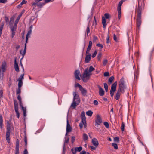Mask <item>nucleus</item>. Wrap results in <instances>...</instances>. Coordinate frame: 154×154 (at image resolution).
Listing matches in <instances>:
<instances>
[{"instance_id": "10", "label": "nucleus", "mask_w": 154, "mask_h": 154, "mask_svg": "<svg viewBox=\"0 0 154 154\" xmlns=\"http://www.w3.org/2000/svg\"><path fill=\"white\" fill-rule=\"evenodd\" d=\"M80 71L79 70H76L74 73V75L75 78L79 80H80Z\"/></svg>"}, {"instance_id": "44", "label": "nucleus", "mask_w": 154, "mask_h": 154, "mask_svg": "<svg viewBox=\"0 0 154 154\" xmlns=\"http://www.w3.org/2000/svg\"><path fill=\"white\" fill-rule=\"evenodd\" d=\"M112 146L114 147V148L115 149H118V147L117 144L115 143H112Z\"/></svg>"}, {"instance_id": "47", "label": "nucleus", "mask_w": 154, "mask_h": 154, "mask_svg": "<svg viewBox=\"0 0 154 154\" xmlns=\"http://www.w3.org/2000/svg\"><path fill=\"white\" fill-rule=\"evenodd\" d=\"M104 87L105 90L107 91L108 89V86L107 83H104Z\"/></svg>"}, {"instance_id": "35", "label": "nucleus", "mask_w": 154, "mask_h": 154, "mask_svg": "<svg viewBox=\"0 0 154 154\" xmlns=\"http://www.w3.org/2000/svg\"><path fill=\"white\" fill-rule=\"evenodd\" d=\"M14 22V20L12 18H11L10 19V22H9V27L11 29V26H14L13 25V23Z\"/></svg>"}, {"instance_id": "13", "label": "nucleus", "mask_w": 154, "mask_h": 154, "mask_svg": "<svg viewBox=\"0 0 154 154\" xmlns=\"http://www.w3.org/2000/svg\"><path fill=\"white\" fill-rule=\"evenodd\" d=\"M117 83V82L116 81L112 85L110 91H116Z\"/></svg>"}, {"instance_id": "19", "label": "nucleus", "mask_w": 154, "mask_h": 154, "mask_svg": "<svg viewBox=\"0 0 154 154\" xmlns=\"http://www.w3.org/2000/svg\"><path fill=\"white\" fill-rule=\"evenodd\" d=\"M91 58V56H90L89 55H87L86 56L85 60V61L86 63H88Z\"/></svg>"}, {"instance_id": "55", "label": "nucleus", "mask_w": 154, "mask_h": 154, "mask_svg": "<svg viewBox=\"0 0 154 154\" xmlns=\"http://www.w3.org/2000/svg\"><path fill=\"white\" fill-rule=\"evenodd\" d=\"M97 54V51L95 50L94 52L92 54V57L93 58Z\"/></svg>"}, {"instance_id": "39", "label": "nucleus", "mask_w": 154, "mask_h": 154, "mask_svg": "<svg viewBox=\"0 0 154 154\" xmlns=\"http://www.w3.org/2000/svg\"><path fill=\"white\" fill-rule=\"evenodd\" d=\"M125 124L123 122L122 123V124L121 126V129L122 132L125 129Z\"/></svg>"}, {"instance_id": "57", "label": "nucleus", "mask_w": 154, "mask_h": 154, "mask_svg": "<svg viewBox=\"0 0 154 154\" xmlns=\"http://www.w3.org/2000/svg\"><path fill=\"white\" fill-rule=\"evenodd\" d=\"M86 32L87 33V35L88 36V34L90 32V29L88 26H87V28Z\"/></svg>"}, {"instance_id": "23", "label": "nucleus", "mask_w": 154, "mask_h": 154, "mask_svg": "<svg viewBox=\"0 0 154 154\" xmlns=\"http://www.w3.org/2000/svg\"><path fill=\"white\" fill-rule=\"evenodd\" d=\"M121 92H122L121 91L118 90L116 94V99L117 100H119L121 94Z\"/></svg>"}, {"instance_id": "12", "label": "nucleus", "mask_w": 154, "mask_h": 154, "mask_svg": "<svg viewBox=\"0 0 154 154\" xmlns=\"http://www.w3.org/2000/svg\"><path fill=\"white\" fill-rule=\"evenodd\" d=\"M99 89V94L100 96H102L104 94V91L103 89L99 85H98Z\"/></svg>"}, {"instance_id": "2", "label": "nucleus", "mask_w": 154, "mask_h": 154, "mask_svg": "<svg viewBox=\"0 0 154 154\" xmlns=\"http://www.w3.org/2000/svg\"><path fill=\"white\" fill-rule=\"evenodd\" d=\"M91 75V73H90L88 71V69H86L83 74L82 79L83 81L84 82H86L89 79L90 76Z\"/></svg>"}, {"instance_id": "64", "label": "nucleus", "mask_w": 154, "mask_h": 154, "mask_svg": "<svg viewBox=\"0 0 154 154\" xmlns=\"http://www.w3.org/2000/svg\"><path fill=\"white\" fill-rule=\"evenodd\" d=\"M75 140V137L74 136H72L71 137V142L73 143Z\"/></svg>"}, {"instance_id": "21", "label": "nucleus", "mask_w": 154, "mask_h": 154, "mask_svg": "<svg viewBox=\"0 0 154 154\" xmlns=\"http://www.w3.org/2000/svg\"><path fill=\"white\" fill-rule=\"evenodd\" d=\"M102 23L103 26V28L105 29L106 27V20L105 17L103 16L102 17Z\"/></svg>"}, {"instance_id": "11", "label": "nucleus", "mask_w": 154, "mask_h": 154, "mask_svg": "<svg viewBox=\"0 0 154 154\" xmlns=\"http://www.w3.org/2000/svg\"><path fill=\"white\" fill-rule=\"evenodd\" d=\"M72 129V128L71 127L70 124H69L68 118L67 119V126L66 131L67 132H70Z\"/></svg>"}, {"instance_id": "38", "label": "nucleus", "mask_w": 154, "mask_h": 154, "mask_svg": "<svg viewBox=\"0 0 154 154\" xmlns=\"http://www.w3.org/2000/svg\"><path fill=\"white\" fill-rule=\"evenodd\" d=\"M94 70L95 68H94L92 66H90L89 67V70L88 71L90 73H91V72Z\"/></svg>"}, {"instance_id": "14", "label": "nucleus", "mask_w": 154, "mask_h": 154, "mask_svg": "<svg viewBox=\"0 0 154 154\" xmlns=\"http://www.w3.org/2000/svg\"><path fill=\"white\" fill-rule=\"evenodd\" d=\"M11 122L8 120L6 121V131H11Z\"/></svg>"}, {"instance_id": "43", "label": "nucleus", "mask_w": 154, "mask_h": 154, "mask_svg": "<svg viewBox=\"0 0 154 154\" xmlns=\"http://www.w3.org/2000/svg\"><path fill=\"white\" fill-rule=\"evenodd\" d=\"M32 32V30H31V29L29 30L28 31V33H27V34H26V37H28L29 36V37L30 35H31V34Z\"/></svg>"}, {"instance_id": "29", "label": "nucleus", "mask_w": 154, "mask_h": 154, "mask_svg": "<svg viewBox=\"0 0 154 154\" xmlns=\"http://www.w3.org/2000/svg\"><path fill=\"white\" fill-rule=\"evenodd\" d=\"M119 85H125V83L124 78L122 77L119 82Z\"/></svg>"}, {"instance_id": "42", "label": "nucleus", "mask_w": 154, "mask_h": 154, "mask_svg": "<svg viewBox=\"0 0 154 154\" xmlns=\"http://www.w3.org/2000/svg\"><path fill=\"white\" fill-rule=\"evenodd\" d=\"M18 87L20 88L23 85V81H22L18 80Z\"/></svg>"}, {"instance_id": "60", "label": "nucleus", "mask_w": 154, "mask_h": 154, "mask_svg": "<svg viewBox=\"0 0 154 154\" xmlns=\"http://www.w3.org/2000/svg\"><path fill=\"white\" fill-rule=\"evenodd\" d=\"M96 46L98 47H100L101 48H103V45L100 43L97 44H96Z\"/></svg>"}, {"instance_id": "36", "label": "nucleus", "mask_w": 154, "mask_h": 154, "mask_svg": "<svg viewBox=\"0 0 154 154\" xmlns=\"http://www.w3.org/2000/svg\"><path fill=\"white\" fill-rule=\"evenodd\" d=\"M93 113V112L91 110H88L86 112V115L90 116H91Z\"/></svg>"}, {"instance_id": "9", "label": "nucleus", "mask_w": 154, "mask_h": 154, "mask_svg": "<svg viewBox=\"0 0 154 154\" xmlns=\"http://www.w3.org/2000/svg\"><path fill=\"white\" fill-rule=\"evenodd\" d=\"M19 142L18 139L16 141L15 154H19Z\"/></svg>"}, {"instance_id": "18", "label": "nucleus", "mask_w": 154, "mask_h": 154, "mask_svg": "<svg viewBox=\"0 0 154 154\" xmlns=\"http://www.w3.org/2000/svg\"><path fill=\"white\" fill-rule=\"evenodd\" d=\"M26 45H25V47H24V49L23 51H22V50H20V54L22 55V57L21 59H23V58L24 55L26 53Z\"/></svg>"}, {"instance_id": "63", "label": "nucleus", "mask_w": 154, "mask_h": 154, "mask_svg": "<svg viewBox=\"0 0 154 154\" xmlns=\"http://www.w3.org/2000/svg\"><path fill=\"white\" fill-rule=\"evenodd\" d=\"M104 75L105 77H107L109 75V73L108 72H105L104 74Z\"/></svg>"}, {"instance_id": "26", "label": "nucleus", "mask_w": 154, "mask_h": 154, "mask_svg": "<svg viewBox=\"0 0 154 154\" xmlns=\"http://www.w3.org/2000/svg\"><path fill=\"white\" fill-rule=\"evenodd\" d=\"M83 140L85 142H86V141L88 140V137L87 135L85 134L84 133L83 134Z\"/></svg>"}, {"instance_id": "50", "label": "nucleus", "mask_w": 154, "mask_h": 154, "mask_svg": "<svg viewBox=\"0 0 154 154\" xmlns=\"http://www.w3.org/2000/svg\"><path fill=\"white\" fill-rule=\"evenodd\" d=\"M90 50H91L90 49H87L86 52V55H89L90 56H91V54L90 53Z\"/></svg>"}, {"instance_id": "62", "label": "nucleus", "mask_w": 154, "mask_h": 154, "mask_svg": "<svg viewBox=\"0 0 154 154\" xmlns=\"http://www.w3.org/2000/svg\"><path fill=\"white\" fill-rule=\"evenodd\" d=\"M108 62V60L107 59L104 60L103 61V64L104 66L106 65Z\"/></svg>"}, {"instance_id": "25", "label": "nucleus", "mask_w": 154, "mask_h": 154, "mask_svg": "<svg viewBox=\"0 0 154 154\" xmlns=\"http://www.w3.org/2000/svg\"><path fill=\"white\" fill-rule=\"evenodd\" d=\"M154 51V47L152 49L150 52L149 55V59L151 60L152 58V54H153Z\"/></svg>"}, {"instance_id": "37", "label": "nucleus", "mask_w": 154, "mask_h": 154, "mask_svg": "<svg viewBox=\"0 0 154 154\" xmlns=\"http://www.w3.org/2000/svg\"><path fill=\"white\" fill-rule=\"evenodd\" d=\"M27 2V1L25 0H23L21 2L20 4L18 6V7H20L23 4H26Z\"/></svg>"}, {"instance_id": "4", "label": "nucleus", "mask_w": 154, "mask_h": 154, "mask_svg": "<svg viewBox=\"0 0 154 154\" xmlns=\"http://www.w3.org/2000/svg\"><path fill=\"white\" fill-rule=\"evenodd\" d=\"M19 20L16 19L15 21L13 26H11V37L12 38L14 37L15 36L17 29V24Z\"/></svg>"}, {"instance_id": "27", "label": "nucleus", "mask_w": 154, "mask_h": 154, "mask_svg": "<svg viewBox=\"0 0 154 154\" xmlns=\"http://www.w3.org/2000/svg\"><path fill=\"white\" fill-rule=\"evenodd\" d=\"M81 117L82 119L81 121L85 122V121L86 120V117L84 112H82L81 113Z\"/></svg>"}, {"instance_id": "33", "label": "nucleus", "mask_w": 154, "mask_h": 154, "mask_svg": "<svg viewBox=\"0 0 154 154\" xmlns=\"http://www.w3.org/2000/svg\"><path fill=\"white\" fill-rule=\"evenodd\" d=\"M20 107L22 109L23 111L24 116L25 117L26 116V108L23 107V106H21Z\"/></svg>"}, {"instance_id": "53", "label": "nucleus", "mask_w": 154, "mask_h": 154, "mask_svg": "<svg viewBox=\"0 0 154 154\" xmlns=\"http://www.w3.org/2000/svg\"><path fill=\"white\" fill-rule=\"evenodd\" d=\"M37 3L33 2L32 4V7H33V9L35 8L37 6Z\"/></svg>"}, {"instance_id": "7", "label": "nucleus", "mask_w": 154, "mask_h": 154, "mask_svg": "<svg viewBox=\"0 0 154 154\" xmlns=\"http://www.w3.org/2000/svg\"><path fill=\"white\" fill-rule=\"evenodd\" d=\"M73 101H76L77 103H79L80 99L79 97V95L77 94L76 92H74L73 93Z\"/></svg>"}, {"instance_id": "30", "label": "nucleus", "mask_w": 154, "mask_h": 154, "mask_svg": "<svg viewBox=\"0 0 154 154\" xmlns=\"http://www.w3.org/2000/svg\"><path fill=\"white\" fill-rule=\"evenodd\" d=\"M69 137H65V141L64 142V144L63 145V149H64L65 147V143H68L69 142Z\"/></svg>"}, {"instance_id": "17", "label": "nucleus", "mask_w": 154, "mask_h": 154, "mask_svg": "<svg viewBox=\"0 0 154 154\" xmlns=\"http://www.w3.org/2000/svg\"><path fill=\"white\" fill-rule=\"evenodd\" d=\"M24 140L25 142V145L26 146H27V139L26 136V128H24Z\"/></svg>"}, {"instance_id": "46", "label": "nucleus", "mask_w": 154, "mask_h": 154, "mask_svg": "<svg viewBox=\"0 0 154 154\" xmlns=\"http://www.w3.org/2000/svg\"><path fill=\"white\" fill-rule=\"evenodd\" d=\"M75 148L76 149L77 152V151L80 152V151H81L82 150V148L81 146H79V147H75Z\"/></svg>"}, {"instance_id": "49", "label": "nucleus", "mask_w": 154, "mask_h": 154, "mask_svg": "<svg viewBox=\"0 0 154 154\" xmlns=\"http://www.w3.org/2000/svg\"><path fill=\"white\" fill-rule=\"evenodd\" d=\"M104 125L107 128L109 127V125L108 123L106 122H105L103 123Z\"/></svg>"}, {"instance_id": "54", "label": "nucleus", "mask_w": 154, "mask_h": 154, "mask_svg": "<svg viewBox=\"0 0 154 154\" xmlns=\"http://www.w3.org/2000/svg\"><path fill=\"white\" fill-rule=\"evenodd\" d=\"M5 20L6 23L7 24H8V23H9V19L6 16H5Z\"/></svg>"}, {"instance_id": "40", "label": "nucleus", "mask_w": 154, "mask_h": 154, "mask_svg": "<svg viewBox=\"0 0 154 154\" xmlns=\"http://www.w3.org/2000/svg\"><path fill=\"white\" fill-rule=\"evenodd\" d=\"M114 77L113 76H112L109 78L108 81L109 83H111L112 81L114 80Z\"/></svg>"}, {"instance_id": "32", "label": "nucleus", "mask_w": 154, "mask_h": 154, "mask_svg": "<svg viewBox=\"0 0 154 154\" xmlns=\"http://www.w3.org/2000/svg\"><path fill=\"white\" fill-rule=\"evenodd\" d=\"M46 3H45V2H44L40 3L38 4L37 6L39 8H41L44 6Z\"/></svg>"}, {"instance_id": "51", "label": "nucleus", "mask_w": 154, "mask_h": 154, "mask_svg": "<svg viewBox=\"0 0 154 154\" xmlns=\"http://www.w3.org/2000/svg\"><path fill=\"white\" fill-rule=\"evenodd\" d=\"M21 92V88H18V89L16 91V93L17 94H19Z\"/></svg>"}, {"instance_id": "8", "label": "nucleus", "mask_w": 154, "mask_h": 154, "mask_svg": "<svg viewBox=\"0 0 154 154\" xmlns=\"http://www.w3.org/2000/svg\"><path fill=\"white\" fill-rule=\"evenodd\" d=\"M125 85H119V88L118 90L122 91V93H123L125 92L124 90L126 88Z\"/></svg>"}, {"instance_id": "1", "label": "nucleus", "mask_w": 154, "mask_h": 154, "mask_svg": "<svg viewBox=\"0 0 154 154\" xmlns=\"http://www.w3.org/2000/svg\"><path fill=\"white\" fill-rule=\"evenodd\" d=\"M144 2L141 3L140 5L139 2H138V7L137 8V18L136 21V25L138 30L140 29V26L142 23L141 20V13L143 8L142 5H144Z\"/></svg>"}, {"instance_id": "45", "label": "nucleus", "mask_w": 154, "mask_h": 154, "mask_svg": "<svg viewBox=\"0 0 154 154\" xmlns=\"http://www.w3.org/2000/svg\"><path fill=\"white\" fill-rule=\"evenodd\" d=\"M14 107H18V104L16 100H14Z\"/></svg>"}, {"instance_id": "28", "label": "nucleus", "mask_w": 154, "mask_h": 154, "mask_svg": "<svg viewBox=\"0 0 154 154\" xmlns=\"http://www.w3.org/2000/svg\"><path fill=\"white\" fill-rule=\"evenodd\" d=\"M76 102V101H73V102L71 105V107L73 108L74 109H75L76 107L78 105Z\"/></svg>"}, {"instance_id": "31", "label": "nucleus", "mask_w": 154, "mask_h": 154, "mask_svg": "<svg viewBox=\"0 0 154 154\" xmlns=\"http://www.w3.org/2000/svg\"><path fill=\"white\" fill-rule=\"evenodd\" d=\"M3 118L2 116L1 115H0V127L2 128L3 125Z\"/></svg>"}, {"instance_id": "41", "label": "nucleus", "mask_w": 154, "mask_h": 154, "mask_svg": "<svg viewBox=\"0 0 154 154\" xmlns=\"http://www.w3.org/2000/svg\"><path fill=\"white\" fill-rule=\"evenodd\" d=\"M24 74H21L18 80L22 81L24 79Z\"/></svg>"}, {"instance_id": "15", "label": "nucleus", "mask_w": 154, "mask_h": 154, "mask_svg": "<svg viewBox=\"0 0 154 154\" xmlns=\"http://www.w3.org/2000/svg\"><path fill=\"white\" fill-rule=\"evenodd\" d=\"M92 142L93 145L96 147L98 145V142L97 140L95 138L92 139Z\"/></svg>"}, {"instance_id": "24", "label": "nucleus", "mask_w": 154, "mask_h": 154, "mask_svg": "<svg viewBox=\"0 0 154 154\" xmlns=\"http://www.w3.org/2000/svg\"><path fill=\"white\" fill-rule=\"evenodd\" d=\"M17 99L19 101V105L20 107L23 106V105L22 103V100L21 96L20 95H18L17 97Z\"/></svg>"}, {"instance_id": "58", "label": "nucleus", "mask_w": 154, "mask_h": 154, "mask_svg": "<svg viewBox=\"0 0 154 154\" xmlns=\"http://www.w3.org/2000/svg\"><path fill=\"white\" fill-rule=\"evenodd\" d=\"M104 16L106 19H109L110 17V15L108 13H105L104 14Z\"/></svg>"}, {"instance_id": "3", "label": "nucleus", "mask_w": 154, "mask_h": 154, "mask_svg": "<svg viewBox=\"0 0 154 154\" xmlns=\"http://www.w3.org/2000/svg\"><path fill=\"white\" fill-rule=\"evenodd\" d=\"M7 63L5 61H4L1 66L0 69V78L2 79L4 76V73L6 70Z\"/></svg>"}, {"instance_id": "48", "label": "nucleus", "mask_w": 154, "mask_h": 154, "mask_svg": "<svg viewBox=\"0 0 154 154\" xmlns=\"http://www.w3.org/2000/svg\"><path fill=\"white\" fill-rule=\"evenodd\" d=\"M119 140V137H116L114 138V141L118 143Z\"/></svg>"}, {"instance_id": "34", "label": "nucleus", "mask_w": 154, "mask_h": 154, "mask_svg": "<svg viewBox=\"0 0 154 154\" xmlns=\"http://www.w3.org/2000/svg\"><path fill=\"white\" fill-rule=\"evenodd\" d=\"M92 42L91 41H89V45L88 48H87V49H88L91 50L92 47Z\"/></svg>"}, {"instance_id": "5", "label": "nucleus", "mask_w": 154, "mask_h": 154, "mask_svg": "<svg viewBox=\"0 0 154 154\" xmlns=\"http://www.w3.org/2000/svg\"><path fill=\"white\" fill-rule=\"evenodd\" d=\"M127 0H121L119 2L117 8L118 14V19L119 20L121 18V6L123 3Z\"/></svg>"}, {"instance_id": "22", "label": "nucleus", "mask_w": 154, "mask_h": 154, "mask_svg": "<svg viewBox=\"0 0 154 154\" xmlns=\"http://www.w3.org/2000/svg\"><path fill=\"white\" fill-rule=\"evenodd\" d=\"M14 68L15 71L17 72L19 71V69L17 63L16 62V59L15 60Z\"/></svg>"}, {"instance_id": "61", "label": "nucleus", "mask_w": 154, "mask_h": 154, "mask_svg": "<svg viewBox=\"0 0 154 154\" xmlns=\"http://www.w3.org/2000/svg\"><path fill=\"white\" fill-rule=\"evenodd\" d=\"M43 128H40L39 130H38L36 131V132L35 133V134H37V133H40V132H41V131H42V129H43Z\"/></svg>"}, {"instance_id": "56", "label": "nucleus", "mask_w": 154, "mask_h": 154, "mask_svg": "<svg viewBox=\"0 0 154 154\" xmlns=\"http://www.w3.org/2000/svg\"><path fill=\"white\" fill-rule=\"evenodd\" d=\"M75 87H79V90L82 87V86L79 83H77L75 85Z\"/></svg>"}, {"instance_id": "59", "label": "nucleus", "mask_w": 154, "mask_h": 154, "mask_svg": "<svg viewBox=\"0 0 154 154\" xmlns=\"http://www.w3.org/2000/svg\"><path fill=\"white\" fill-rule=\"evenodd\" d=\"M22 59H20V66H21V68L23 69V72H24V68L23 65V64L22 63V61H21V60H22Z\"/></svg>"}, {"instance_id": "16", "label": "nucleus", "mask_w": 154, "mask_h": 154, "mask_svg": "<svg viewBox=\"0 0 154 154\" xmlns=\"http://www.w3.org/2000/svg\"><path fill=\"white\" fill-rule=\"evenodd\" d=\"M11 131H6V139L8 143H10V134Z\"/></svg>"}, {"instance_id": "20", "label": "nucleus", "mask_w": 154, "mask_h": 154, "mask_svg": "<svg viewBox=\"0 0 154 154\" xmlns=\"http://www.w3.org/2000/svg\"><path fill=\"white\" fill-rule=\"evenodd\" d=\"M81 93L84 96H85L87 94V90L85 89L84 88L82 87L80 89Z\"/></svg>"}, {"instance_id": "6", "label": "nucleus", "mask_w": 154, "mask_h": 154, "mask_svg": "<svg viewBox=\"0 0 154 154\" xmlns=\"http://www.w3.org/2000/svg\"><path fill=\"white\" fill-rule=\"evenodd\" d=\"M102 122V120L100 116L99 115L97 116V118L95 120V125L97 127Z\"/></svg>"}, {"instance_id": "52", "label": "nucleus", "mask_w": 154, "mask_h": 154, "mask_svg": "<svg viewBox=\"0 0 154 154\" xmlns=\"http://www.w3.org/2000/svg\"><path fill=\"white\" fill-rule=\"evenodd\" d=\"M71 151L73 154H75L77 152V151L75 148V149H71Z\"/></svg>"}]
</instances>
